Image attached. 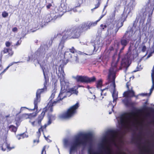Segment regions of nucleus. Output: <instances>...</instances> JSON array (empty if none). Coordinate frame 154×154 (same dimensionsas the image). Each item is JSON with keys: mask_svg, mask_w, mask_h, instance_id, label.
Wrapping results in <instances>:
<instances>
[{"mask_svg": "<svg viewBox=\"0 0 154 154\" xmlns=\"http://www.w3.org/2000/svg\"><path fill=\"white\" fill-rule=\"evenodd\" d=\"M72 77L78 82L91 83L94 82L96 80V78L94 76L90 78L84 76L77 75L76 76H73Z\"/></svg>", "mask_w": 154, "mask_h": 154, "instance_id": "4468645a", "label": "nucleus"}, {"mask_svg": "<svg viewBox=\"0 0 154 154\" xmlns=\"http://www.w3.org/2000/svg\"><path fill=\"white\" fill-rule=\"evenodd\" d=\"M134 102H129L128 105L127 106H131L132 107L133 109L134 110H136V113H139L140 112H141L142 111L141 110L139 109H136L134 107Z\"/></svg>", "mask_w": 154, "mask_h": 154, "instance_id": "cd10ccee", "label": "nucleus"}, {"mask_svg": "<svg viewBox=\"0 0 154 154\" xmlns=\"http://www.w3.org/2000/svg\"><path fill=\"white\" fill-rule=\"evenodd\" d=\"M154 10V0H148L146 5L145 9H142L139 12H143L145 15V18L146 15L148 14V17L147 22H150L152 15Z\"/></svg>", "mask_w": 154, "mask_h": 154, "instance_id": "1a4fd4ad", "label": "nucleus"}, {"mask_svg": "<svg viewBox=\"0 0 154 154\" xmlns=\"http://www.w3.org/2000/svg\"><path fill=\"white\" fill-rule=\"evenodd\" d=\"M45 114V112L43 111L41 114L39 115L38 119V122L39 125H41V121L43 119Z\"/></svg>", "mask_w": 154, "mask_h": 154, "instance_id": "393cba45", "label": "nucleus"}, {"mask_svg": "<svg viewBox=\"0 0 154 154\" xmlns=\"http://www.w3.org/2000/svg\"><path fill=\"white\" fill-rule=\"evenodd\" d=\"M102 82L101 80H99L97 82V87L99 88L101 87L102 86Z\"/></svg>", "mask_w": 154, "mask_h": 154, "instance_id": "f704fd0d", "label": "nucleus"}, {"mask_svg": "<svg viewBox=\"0 0 154 154\" xmlns=\"http://www.w3.org/2000/svg\"><path fill=\"white\" fill-rule=\"evenodd\" d=\"M17 30V27H15L12 29V31L13 32H16Z\"/></svg>", "mask_w": 154, "mask_h": 154, "instance_id": "6e6d98bb", "label": "nucleus"}, {"mask_svg": "<svg viewBox=\"0 0 154 154\" xmlns=\"http://www.w3.org/2000/svg\"><path fill=\"white\" fill-rule=\"evenodd\" d=\"M11 44V43L9 42H5V45L7 47H10Z\"/></svg>", "mask_w": 154, "mask_h": 154, "instance_id": "8fccbe9b", "label": "nucleus"}, {"mask_svg": "<svg viewBox=\"0 0 154 154\" xmlns=\"http://www.w3.org/2000/svg\"><path fill=\"white\" fill-rule=\"evenodd\" d=\"M106 14V12H105L104 14H102L100 17L99 19L97 21H96L97 22V23L98 22H99L100 20V19L101 18H102Z\"/></svg>", "mask_w": 154, "mask_h": 154, "instance_id": "de8ad7c7", "label": "nucleus"}, {"mask_svg": "<svg viewBox=\"0 0 154 154\" xmlns=\"http://www.w3.org/2000/svg\"><path fill=\"white\" fill-rule=\"evenodd\" d=\"M129 51L124 57L122 58L121 63V66L119 69H121L122 67H125L127 69L131 64V60L133 57V54L131 51Z\"/></svg>", "mask_w": 154, "mask_h": 154, "instance_id": "f8f14e48", "label": "nucleus"}, {"mask_svg": "<svg viewBox=\"0 0 154 154\" xmlns=\"http://www.w3.org/2000/svg\"><path fill=\"white\" fill-rule=\"evenodd\" d=\"M42 127L41 126V128L38 129V131L37 132V136L39 138L41 135V131H43V129L42 128Z\"/></svg>", "mask_w": 154, "mask_h": 154, "instance_id": "c9c22d12", "label": "nucleus"}, {"mask_svg": "<svg viewBox=\"0 0 154 154\" xmlns=\"http://www.w3.org/2000/svg\"><path fill=\"white\" fill-rule=\"evenodd\" d=\"M8 14L6 11H4L2 14V16L4 17H6L8 16Z\"/></svg>", "mask_w": 154, "mask_h": 154, "instance_id": "ea45409f", "label": "nucleus"}, {"mask_svg": "<svg viewBox=\"0 0 154 154\" xmlns=\"http://www.w3.org/2000/svg\"><path fill=\"white\" fill-rule=\"evenodd\" d=\"M21 41L20 40H19L15 44V45L18 46L20 45L21 43Z\"/></svg>", "mask_w": 154, "mask_h": 154, "instance_id": "603ef678", "label": "nucleus"}, {"mask_svg": "<svg viewBox=\"0 0 154 154\" xmlns=\"http://www.w3.org/2000/svg\"><path fill=\"white\" fill-rule=\"evenodd\" d=\"M8 53V54L7 55V57H8L12 56L14 54V52L12 51L11 48H5L1 51V54L3 55V54Z\"/></svg>", "mask_w": 154, "mask_h": 154, "instance_id": "412c9836", "label": "nucleus"}, {"mask_svg": "<svg viewBox=\"0 0 154 154\" xmlns=\"http://www.w3.org/2000/svg\"><path fill=\"white\" fill-rule=\"evenodd\" d=\"M20 135H21V138H23L25 137H28V136L24 133L20 134Z\"/></svg>", "mask_w": 154, "mask_h": 154, "instance_id": "a18cd8bd", "label": "nucleus"}, {"mask_svg": "<svg viewBox=\"0 0 154 154\" xmlns=\"http://www.w3.org/2000/svg\"><path fill=\"white\" fill-rule=\"evenodd\" d=\"M125 48V47L122 46V48L120 49V50L119 53V56L120 57L121 56V54L122 52L124 50V48Z\"/></svg>", "mask_w": 154, "mask_h": 154, "instance_id": "49530a36", "label": "nucleus"}, {"mask_svg": "<svg viewBox=\"0 0 154 154\" xmlns=\"http://www.w3.org/2000/svg\"><path fill=\"white\" fill-rule=\"evenodd\" d=\"M46 109L47 110V111L48 112V119H51V120H54L55 119V116L54 115H52L51 114H49V112H49V111H48L47 109V107H46Z\"/></svg>", "mask_w": 154, "mask_h": 154, "instance_id": "2f4dec72", "label": "nucleus"}, {"mask_svg": "<svg viewBox=\"0 0 154 154\" xmlns=\"http://www.w3.org/2000/svg\"><path fill=\"white\" fill-rule=\"evenodd\" d=\"M65 75L63 68L61 66H60L59 68L58 76L60 79L61 87V91L57 99L53 102L52 101V100L54 98L57 93V89L55 88L52 91L51 94L49 99V102L47 106V109L48 111L50 112H53V106L55 105L59 101L61 100L63 98L66 97V96L64 95L62 97V96L64 94L69 87V83L65 82Z\"/></svg>", "mask_w": 154, "mask_h": 154, "instance_id": "20e7f679", "label": "nucleus"}, {"mask_svg": "<svg viewBox=\"0 0 154 154\" xmlns=\"http://www.w3.org/2000/svg\"><path fill=\"white\" fill-rule=\"evenodd\" d=\"M116 132L114 130H109L107 131L104 135L103 141H106L107 139L108 138L111 140H114L116 137Z\"/></svg>", "mask_w": 154, "mask_h": 154, "instance_id": "a211bd4d", "label": "nucleus"}, {"mask_svg": "<svg viewBox=\"0 0 154 154\" xmlns=\"http://www.w3.org/2000/svg\"><path fill=\"white\" fill-rule=\"evenodd\" d=\"M36 142H37V143H38L39 142V140H33V143H35Z\"/></svg>", "mask_w": 154, "mask_h": 154, "instance_id": "338daca9", "label": "nucleus"}, {"mask_svg": "<svg viewBox=\"0 0 154 154\" xmlns=\"http://www.w3.org/2000/svg\"><path fill=\"white\" fill-rule=\"evenodd\" d=\"M120 6V3L118 2H117L115 5V8L116 11V10L117 9V8H119Z\"/></svg>", "mask_w": 154, "mask_h": 154, "instance_id": "58836bf2", "label": "nucleus"}, {"mask_svg": "<svg viewBox=\"0 0 154 154\" xmlns=\"http://www.w3.org/2000/svg\"><path fill=\"white\" fill-rule=\"evenodd\" d=\"M2 57H3V55L1 54V56H0V63H1L2 59Z\"/></svg>", "mask_w": 154, "mask_h": 154, "instance_id": "0e129e2a", "label": "nucleus"}, {"mask_svg": "<svg viewBox=\"0 0 154 154\" xmlns=\"http://www.w3.org/2000/svg\"><path fill=\"white\" fill-rule=\"evenodd\" d=\"M70 53L69 51H66L64 53V57L65 58H69V62L73 64H76L79 63V59L77 54H75L77 52L76 50L72 47L69 49Z\"/></svg>", "mask_w": 154, "mask_h": 154, "instance_id": "9d476101", "label": "nucleus"}, {"mask_svg": "<svg viewBox=\"0 0 154 154\" xmlns=\"http://www.w3.org/2000/svg\"><path fill=\"white\" fill-rule=\"evenodd\" d=\"M129 42L126 40L124 37H123L120 40V43L122 46L125 47L129 43Z\"/></svg>", "mask_w": 154, "mask_h": 154, "instance_id": "a878e982", "label": "nucleus"}, {"mask_svg": "<svg viewBox=\"0 0 154 154\" xmlns=\"http://www.w3.org/2000/svg\"><path fill=\"white\" fill-rule=\"evenodd\" d=\"M7 147L8 149H9V150H11V149L14 148V147H10L9 146H8Z\"/></svg>", "mask_w": 154, "mask_h": 154, "instance_id": "052dcab7", "label": "nucleus"}, {"mask_svg": "<svg viewBox=\"0 0 154 154\" xmlns=\"http://www.w3.org/2000/svg\"><path fill=\"white\" fill-rule=\"evenodd\" d=\"M48 124H47V125H49L51 124V121H52L51 119H48Z\"/></svg>", "mask_w": 154, "mask_h": 154, "instance_id": "13d9d810", "label": "nucleus"}, {"mask_svg": "<svg viewBox=\"0 0 154 154\" xmlns=\"http://www.w3.org/2000/svg\"><path fill=\"white\" fill-rule=\"evenodd\" d=\"M80 26L77 27V28H79L81 30V32L82 31H83L84 30H87L88 29H87L88 26L87 25V23H83L82 26H81V28H80Z\"/></svg>", "mask_w": 154, "mask_h": 154, "instance_id": "c85d7f7f", "label": "nucleus"}, {"mask_svg": "<svg viewBox=\"0 0 154 154\" xmlns=\"http://www.w3.org/2000/svg\"><path fill=\"white\" fill-rule=\"evenodd\" d=\"M151 77L152 78H154V66H153V69L152 70V73L151 74Z\"/></svg>", "mask_w": 154, "mask_h": 154, "instance_id": "3c124183", "label": "nucleus"}, {"mask_svg": "<svg viewBox=\"0 0 154 154\" xmlns=\"http://www.w3.org/2000/svg\"><path fill=\"white\" fill-rule=\"evenodd\" d=\"M87 23L88 26L87 29H89L91 27L96 26L97 24V22L96 21L92 22H87Z\"/></svg>", "mask_w": 154, "mask_h": 154, "instance_id": "c756f323", "label": "nucleus"}, {"mask_svg": "<svg viewBox=\"0 0 154 154\" xmlns=\"http://www.w3.org/2000/svg\"><path fill=\"white\" fill-rule=\"evenodd\" d=\"M52 6V5L51 4H49L47 5V8L48 9H49L50 7Z\"/></svg>", "mask_w": 154, "mask_h": 154, "instance_id": "bf43d9fd", "label": "nucleus"}, {"mask_svg": "<svg viewBox=\"0 0 154 154\" xmlns=\"http://www.w3.org/2000/svg\"><path fill=\"white\" fill-rule=\"evenodd\" d=\"M100 2L99 1L98 2L97 4L96 5H95V7L94 8L91 9V11H93L94 9H96L97 8L100 6Z\"/></svg>", "mask_w": 154, "mask_h": 154, "instance_id": "c03bdc74", "label": "nucleus"}, {"mask_svg": "<svg viewBox=\"0 0 154 154\" xmlns=\"http://www.w3.org/2000/svg\"><path fill=\"white\" fill-rule=\"evenodd\" d=\"M101 148L102 149H104V143H103L101 145Z\"/></svg>", "mask_w": 154, "mask_h": 154, "instance_id": "69168bd1", "label": "nucleus"}, {"mask_svg": "<svg viewBox=\"0 0 154 154\" xmlns=\"http://www.w3.org/2000/svg\"><path fill=\"white\" fill-rule=\"evenodd\" d=\"M143 12H139L137 14L135 20L134 21L133 25L132 27H131L133 30V29L136 28L137 26V22L139 21V25H140L141 23L142 24L144 23L145 20V14H143Z\"/></svg>", "mask_w": 154, "mask_h": 154, "instance_id": "2eb2a0df", "label": "nucleus"}, {"mask_svg": "<svg viewBox=\"0 0 154 154\" xmlns=\"http://www.w3.org/2000/svg\"><path fill=\"white\" fill-rule=\"evenodd\" d=\"M128 97H126L125 99L123 100H122L123 102L126 106L128 105L129 103V102Z\"/></svg>", "mask_w": 154, "mask_h": 154, "instance_id": "72a5a7b5", "label": "nucleus"}, {"mask_svg": "<svg viewBox=\"0 0 154 154\" xmlns=\"http://www.w3.org/2000/svg\"><path fill=\"white\" fill-rule=\"evenodd\" d=\"M64 145L66 147L68 146V140L67 139H64L63 140Z\"/></svg>", "mask_w": 154, "mask_h": 154, "instance_id": "4c0bfd02", "label": "nucleus"}, {"mask_svg": "<svg viewBox=\"0 0 154 154\" xmlns=\"http://www.w3.org/2000/svg\"><path fill=\"white\" fill-rule=\"evenodd\" d=\"M142 69V67H141V65H139V64H138V66L136 68V70L133 71L134 72H135L137 71H139L141 70Z\"/></svg>", "mask_w": 154, "mask_h": 154, "instance_id": "e433bc0d", "label": "nucleus"}, {"mask_svg": "<svg viewBox=\"0 0 154 154\" xmlns=\"http://www.w3.org/2000/svg\"><path fill=\"white\" fill-rule=\"evenodd\" d=\"M90 133H80L75 136L70 143L69 154L74 153L78 150V148L82 146L83 148L88 146V154H97L94 149L92 145V140Z\"/></svg>", "mask_w": 154, "mask_h": 154, "instance_id": "f257e3e1", "label": "nucleus"}, {"mask_svg": "<svg viewBox=\"0 0 154 154\" xmlns=\"http://www.w3.org/2000/svg\"><path fill=\"white\" fill-rule=\"evenodd\" d=\"M116 12V10H115L110 15L109 18L106 21V23L108 22H109V23H114V20L115 19Z\"/></svg>", "mask_w": 154, "mask_h": 154, "instance_id": "5701e85b", "label": "nucleus"}, {"mask_svg": "<svg viewBox=\"0 0 154 154\" xmlns=\"http://www.w3.org/2000/svg\"><path fill=\"white\" fill-rule=\"evenodd\" d=\"M92 47L93 48V51L89 54H86L84 52L79 51V54L85 55H90L94 52H96L98 49L99 48L103 46L102 40L99 37H97L94 43H91Z\"/></svg>", "mask_w": 154, "mask_h": 154, "instance_id": "ddd939ff", "label": "nucleus"}, {"mask_svg": "<svg viewBox=\"0 0 154 154\" xmlns=\"http://www.w3.org/2000/svg\"><path fill=\"white\" fill-rule=\"evenodd\" d=\"M119 61V59L117 61L114 62L113 61L111 64V66L109 69L108 75V79L110 83V86L109 88H106L103 89H100L101 91V95L102 96L106 95V92L104 91L109 88V91L112 93V96L113 99L112 102L110 101L108 105V107L110 106L112 109V111L113 112V108L116 104V100L118 99V92L116 89V85L115 83L116 78V72L118 70L117 67V63Z\"/></svg>", "mask_w": 154, "mask_h": 154, "instance_id": "7ed1b4c3", "label": "nucleus"}, {"mask_svg": "<svg viewBox=\"0 0 154 154\" xmlns=\"http://www.w3.org/2000/svg\"><path fill=\"white\" fill-rule=\"evenodd\" d=\"M64 58L66 60H65L64 61L63 64L64 65H66L69 61V58H65L64 57Z\"/></svg>", "mask_w": 154, "mask_h": 154, "instance_id": "79ce46f5", "label": "nucleus"}, {"mask_svg": "<svg viewBox=\"0 0 154 154\" xmlns=\"http://www.w3.org/2000/svg\"><path fill=\"white\" fill-rule=\"evenodd\" d=\"M139 95H141L143 96H148V93H141Z\"/></svg>", "mask_w": 154, "mask_h": 154, "instance_id": "864d4df0", "label": "nucleus"}, {"mask_svg": "<svg viewBox=\"0 0 154 154\" xmlns=\"http://www.w3.org/2000/svg\"><path fill=\"white\" fill-rule=\"evenodd\" d=\"M79 6H76L75 7V8H73L71 10V11H73V12H77V10H76V8L77 7H78Z\"/></svg>", "mask_w": 154, "mask_h": 154, "instance_id": "5fc2aeb1", "label": "nucleus"}, {"mask_svg": "<svg viewBox=\"0 0 154 154\" xmlns=\"http://www.w3.org/2000/svg\"><path fill=\"white\" fill-rule=\"evenodd\" d=\"M134 35L133 30L131 28L129 29V27L128 30L125 32L123 37H124L129 42L130 41H133L135 40V39L133 38Z\"/></svg>", "mask_w": 154, "mask_h": 154, "instance_id": "6ab92c4d", "label": "nucleus"}, {"mask_svg": "<svg viewBox=\"0 0 154 154\" xmlns=\"http://www.w3.org/2000/svg\"><path fill=\"white\" fill-rule=\"evenodd\" d=\"M120 43L119 42H116L115 43L114 45V47L112 46L110 47L109 48V50L110 52L113 51L114 49H115L116 51L119 48L120 46Z\"/></svg>", "mask_w": 154, "mask_h": 154, "instance_id": "b1692460", "label": "nucleus"}, {"mask_svg": "<svg viewBox=\"0 0 154 154\" xmlns=\"http://www.w3.org/2000/svg\"><path fill=\"white\" fill-rule=\"evenodd\" d=\"M143 43L142 44V47L141 49V51L144 52H145L146 50V46L145 45H143Z\"/></svg>", "mask_w": 154, "mask_h": 154, "instance_id": "37998d69", "label": "nucleus"}, {"mask_svg": "<svg viewBox=\"0 0 154 154\" xmlns=\"http://www.w3.org/2000/svg\"><path fill=\"white\" fill-rule=\"evenodd\" d=\"M59 33L61 36H58V37H60L62 36V39L66 41L67 39L78 38L80 35L81 30L79 28L74 27L71 29H65L62 33V34Z\"/></svg>", "mask_w": 154, "mask_h": 154, "instance_id": "423d86ee", "label": "nucleus"}, {"mask_svg": "<svg viewBox=\"0 0 154 154\" xmlns=\"http://www.w3.org/2000/svg\"><path fill=\"white\" fill-rule=\"evenodd\" d=\"M54 11L56 15L57 14L58 18H60L67 11L66 7L64 3H62L60 6L55 8Z\"/></svg>", "mask_w": 154, "mask_h": 154, "instance_id": "f3484780", "label": "nucleus"}, {"mask_svg": "<svg viewBox=\"0 0 154 154\" xmlns=\"http://www.w3.org/2000/svg\"><path fill=\"white\" fill-rule=\"evenodd\" d=\"M77 90L78 88H76V87H74V88L70 89L68 91V92L70 93L71 94H75L77 95L78 93Z\"/></svg>", "mask_w": 154, "mask_h": 154, "instance_id": "bb28decb", "label": "nucleus"}, {"mask_svg": "<svg viewBox=\"0 0 154 154\" xmlns=\"http://www.w3.org/2000/svg\"><path fill=\"white\" fill-rule=\"evenodd\" d=\"M100 27L102 30H104L105 29L107 28V25L106 24V23L104 25L102 24L100 25Z\"/></svg>", "mask_w": 154, "mask_h": 154, "instance_id": "a19ab883", "label": "nucleus"}, {"mask_svg": "<svg viewBox=\"0 0 154 154\" xmlns=\"http://www.w3.org/2000/svg\"><path fill=\"white\" fill-rule=\"evenodd\" d=\"M116 118L121 129L124 127L129 126L131 122L130 115L128 113L122 114L116 117Z\"/></svg>", "mask_w": 154, "mask_h": 154, "instance_id": "6e6552de", "label": "nucleus"}, {"mask_svg": "<svg viewBox=\"0 0 154 154\" xmlns=\"http://www.w3.org/2000/svg\"><path fill=\"white\" fill-rule=\"evenodd\" d=\"M126 86L128 89L127 91L123 93V95L125 97H132L135 96L134 92L131 89V90L129 89V86L127 84Z\"/></svg>", "mask_w": 154, "mask_h": 154, "instance_id": "aec40b11", "label": "nucleus"}, {"mask_svg": "<svg viewBox=\"0 0 154 154\" xmlns=\"http://www.w3.org/2000/svg\"><path fill=\"white\" fill-rule=\"evenodd\" d=\"M152 86L151 87V88L150 90V92L149 93H148V96H150L152 91L154 90V78H152Z\"/></svg>", "mask_w": 154, "mask_h": 154, "instance_id": "473e14b6", "label": "nucleus"}, {"mask_svg": "<svg viewBox=\"0 0 154 154\" xmlns=\"http://www.w3.org/2000/svg\"><path fill=\"white\" fill-rule=\"evenodd\" d=\"M153 44L154 45L152 46L151 49V52L152 53L154 52V42Z\"/></svg>", "mask_w": 154, "mask_h": 154, "instance_id": "4d7b16f0", "label": "nucleus"}, {"mask_svg": "<svg viewBox=\"0 0 154 154\" xmlns=\"http://www.w3.org/2000/svg\"><path fill=\"white\" fill-rule=\"evenodd\" d=\"M42 69L43 71L45 79V82L44 83V87L43 88L38 89L36 91V97L34 100V108L33 109H29L26 107H21V110H22L23 109V108H25L31 110H34L36 109V111H37V104L38 103L40 102V101L41 94L43 93L44 92L46 91L47 84L49 82V78L48 75H46L44 69H43V67H42Z\"/></svg>", "mask_w": 154, "mask_h": 154, "instance_id": "39448f33", "label": "nucleus"}, {"mask_svg": "<svg viewBox=\"0 0 154 154\" xmlns=\"http://www.w3.org/2000/svg\"><path fill=\"white\" fill-rule=\"evenodd\" d=\"M35 121H33V122H31V124L33 126H35Z\"/></svg>", "mask_w": 154, "mask_h": 154, "instance_id": "e2e57ef3", "label": "nucleus"}, {"mask_svg": "<svg viewBox=\"0 0 154 154\" xmlns=\"http://www.w3.org/2000/svg\"><path fill=\"white\" fill-rule=\"evenodd\" d=\"M122 1L125 3V6L123 13L122 15L121 21L118 22L116 24L113 23H106L108 28L107 32L108 33L112 34L113 36L116 35L119 29L123 26V23L126 20L128 16L132 14L136 4V2H133V1L131 0H122Z\"/></svg>", "mask_w": 154, "mask_h": 154, "instance_id": "f03ea898", "label": "nucleus"}, {"mask_svg": "<svg viewBox=\"0 0 154 154\" xmlns=\"http://www.w3.org/2000/svg\"><path fill=\"white\" fill-rule=\"evenodd\" d=\"M17 137L18 139V140H19L21 139V135L20 134H19L17 136Z\"/></svg>", "mask_w": 154, "mask_h": 154, "instance_id": "680f3d73", "label": "nucleus"}, {"mask_svg": "<svg viewBox=\"0 0 154 154\" xmlns=\"http://www.w3.org/2000/svg\"><path fill=\"white\" fill-rule=\"evenodd\" d=\"M57 16V14L56 15L54 11H53L51 14H48L42 17L43 20L42 22L43 23H48L51 21H54L58 18Z\"/></svg>", "mask_w": 154, "mask_h": 154, "instance_id": "dca6fc26", "label": "nucleus"}, {"mask_svg": "<svg viewBox=\"0 0 154 154\" xmlns=\"http://www.w3.org/2000/svg\"><path fill=\"white\" fill-rule=\"evenodd\" d=\"M47 125H48L47 124H45V125L43 126H42V128L43 129V128H45Z\"/></svg>", "mask_w": 154, "mask_h": 154, "instance_id": "774afa93", "label": "nucleus"}, {"mask_svg": "<svg viewBox=\"0 0 154 154\" xmlns=\"http://www.w3.org/2000/svg\"><path fill=\"white\" fill-rule=\"evenodd\" d=\"M66 41L61 39L58 45V50L59 53H61L62 51V50L64 47V43Z\"/></svg>", "mask_w": 154, "mask_h": 154, "instance_id": "4be33fe9", "label": "nucleus"}, {"mask_svg": "<svg viewBox=\"0 0 154 154\" xmlns=\"http://www.w3.org/2000/svg\"><path fill=\"white\" fill-rule=\"evenodd\" d=\"M45 149V146H44L43 148L42 152L41 154H46Z\"/></svg>", "mask_w": 154, "mask_h": 154, "instance_id": "09e8293b", "label": "nucleus"}, {"mask_svg": "<svg viewBox=\"0 0 154 154\" xmlns=\"http://www.w3.org/2000/svg\"><path fill=\"white\" fill-rule=\"evenodd\" d=\"M79 106L78 102L71 106L68 109L66 112L64 113L61 115L60 117L61 119H66L69 118L74 115L77 112V109Z\"/></svg>", "mask_w": 154, "mask_h": 154, "instance_id": "9b49d317", "label": "nucleus"}, {"mask_svg": "<svg viewBox=\"0 0 154 154\" xmlns=\"http://www.w3.org/2000/svg\"><path fill=\"white\" fill-rule=\"evenodd\" d=\"M60 35V33H57L55 35L53 38H51L50 40L48 41L46 44L43 43L42 44L40 48L35 52V55H36V58L38 59L39 58H43L45 57V54L48 50V49L52 45L54 39L57 38H58V36Z\"/></svg>", "mask_w": 154, "mask_h": 154, "instance_id": "0eeeda50", "label": "nucleus"}, {"mask_svg": "<svg viewBox=\"0 0 154 154\" xmlns=\"http://www.w3.org/2000/svg\"><path fill=\"white\" fill-rule=\"evenodd\" d=\"M8 130H10L11 131L16 133L17 130V128L15 126L13 125H11L8 126Z\"/></svg>", "mask_w": 154, "mask_h": 154, "instance_id": "7c9ffc66", "label": "nucleus"}]
</instances>
